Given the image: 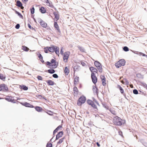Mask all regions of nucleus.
Returning a JSON list of instances; mask_svg holds the SVG:
<instances>
[{
  "label": "nucleus",
  "mask_w": 147,
  "mask_h": 147,
  "mask_svg": "<svg viewBox=\"0 0 147 147\" xmlns=\"http://www.w3.org/2000/svg\"><path fill=\"white\" fill-rule=\"evenodd\" d=\"M113 123L116 125H124L125 123L124 120H122L120 118L116 116L113 119Z\"/></svg>",
  "instance_id": "f257e3e1"
},
{
  "label": "nucleus",
  "mask_w": 147,
  "mask_h": 147,
  "mask_svg": "<svg viewBox=\"0 0 147 147\" xmlns=\"http://www.w3.org/2000/svg\"><path fill=\"white\" fill-rule=\"evenodd\" d=\"M46 63L47 65L52 66L53 68H55L57 66V64H58V62H56V61L53 59H52L51 60V62L48 61H47L46 62Z\"/></svg>",
  "instance_id": "f03ea898"
},
{
  "label": "nucleus",
  "mask_w": 147,
  "mask_h": 147,
  "mask_svg": "<svg viewBox=\"0 0 147 147\" xmlns=\"http://www.w3.org/2000/svg\"><path fill=\"white\" fill-rule=\"evenodd\" d=\"M86 100V97L84 95L82 96L79 98L77 101V104L78 106H81L85 102Z\"/></svg>",
  "instance_id": "7ed1b4c3"
},
{
  "label": "nucleus",
  "mask_w": 147,
  "mask_h": 147,
  "mask_svg": "<svg viewBox=\"0 0 147 147\" xmlns=\"http://www.w3.org/2000/svg\"><path fill=\"white\" fill-rule=\"evenodd\" d=\"M125 61L123 59H121L118 61L115 64V65L116 67L119 68L121 66H123L125 65Z\"/></svg>",
  "instance_id": "20e7f679"
},
{
  "label": "nucleus",
  "mask_w": 147,
  "mask_h": 147,
  "mask_svg": "<svg viewBox=\"0 0 147 147\" xmlns=\"http://www.w3.org/2000/svg\"><path fill=\"white\" fill-rule=\"evenodd\" d=\"M95 65L97 67L99 71L100 72H102V68L101 64L97 61H95L94 62Z\"/></svg>",
  "instance_id": "39448f33"
},
{
  "label": "nucleus",
  "mask_w": 147,
  "mask_h": 147,
  "mask_svg": "<svg viewBox=\"0 0 147 147\" xmlns=\"http://www.w3.org/2000/svg\"><path fill=\"white\" fill-rule=\"evenodd\" d=\"M38 22H39L42 27L43 28H47V24L44 21L40 18H38L37 19Z\"/></svg>",
  "instance_id": "423d86ee"
},
{
  "label": "nucleus",
  "mask_w": 147,
  "mask_h": 147,
  "mask_svg": "<svg viewBox=\"0 0 147 147\" xmlns=\"http://www.w3.org/2000/svg\"><path fill=\"white\" fill-rule=\"evenodd\" d=\"M91 78L93 83L95 85L97 81V78L94 73H92L91 74Z\"/></svg>",
  "instance_id": "0eeeda50"
},
{
  "label": "nucleus",
  "mask_w": 147,
  "mask_h": 147,
  "mask_svg": "<svg viewBox=\"0 0 147 147\" xmlns=\"http://www.w3.org/2000/svg\"><path fill=\"white\" fill-rule=\"evenodd\" d=\"M70 53L69 52H65L63 55V60L65 62H67V59L69 58Z\"/></svg>",
  "instance_id": "6e6552de"
},
{
  "label": "nucleus",
  "mask_w": 147,
  "mask_h": 147,
  "mask_svg": "<svg viewBox=\"0 0 147 147\" xmlns=\"http://www.w3.org/2000/svg\"><path fill=\"white\" fill-rule=\"evenodd\" d=\"M8 90V89L7 87L6 86L5 84H2L0 85V91H7Z\"/></svg>",
  "instance_id": "1a4fd4ad"
},
{
  "label": "nucleus",
  "mask_w": 147,
  "mask_h": 147,
  "mask_svg": "<svg viewBox=\"0 0 147 147\" xmlns=\"http://www.w3.org/2000/svg\"><path fill=\"white\" fill-rule=\"evenodd\" d=\"M100 78L101 79V81L102 82V84L103 86H105L106 85V79L105 77L103 75H101L100 76Z\"/></svg>",
  "instance_id": "9d476101"
},
{
  "label": "nucleus",
  "mask_w": 147,
  "mask_h": 147,
  "mask_svg": "<svg viewBox=\"0 0 147 147\" xmlns=\"http://www.w3.org/2000/svg\"><path fill=\"white\" fill-rule=\"evenodd\" d=\"M63 134V131H61L59 132L56 135L55 140L59 139V138L61 137Z\"/></svg>",
  "instance_id": "9b49d317"
},
{
  "label": "nucleus",
  "mask_w": 147,
  "mask_h": 147,
  "mask_svg": "<svg viewBox=\"0 0 147 147\" xmlns=\"http://www.w3.org/2000/svg\"><path fill=\"white\" fill-rule=\"evenodd\" d=\"M21 104L23 106H25L26 107H30V108H34V106L33 105H31L29 103L25 102L24 103H22Z\"/></svg>",
  "instance_id": "f8f14e48"
},
{
  "label": "nucleus",
  "mask_w": 147,
  "mask_h": 147,
  "mask_svg": "<svg viewBox=\"0 0 147 147\" xmlns=\"http://www.w3.org/2000/svg\"><path fill=\"white\" fill-rule=\"evenodd\" d=\"M10 97H11V96H7L6 98H5V99L8 101L10 102L14 103H15V102L14 101L15 100L14 99H12Z\"/></svg>",
  "instance_id": "ddd939ff"
},
{
  "label": "nucleus",
  "mask_w": 147,
  "mask_h": 147,
  "mask_svg": "<svg viewBox=\"0 0 147 147\" xmlns=\"http://www.w3.org/2000/svg\"><path fill=\"white\" fill-rule=\"evenodd\" d=\"M53 14L55 16V18L56 20V21L58 20L59 18V15L58 14V12H54Z\"/></svg>",
  "instance_id": "4468645a"
},
{
  "label": "nucleus",
  "mask_w": 147,
  "mask_h": 147,
  "mask_svg": "<svg viewBox=\"0 0 147 147\" xmlns=\"http://www.w3.org/2000/svg\"><path fill=\"white\" fill-rule=\"evenodd\" d=\"M16 5L19 7H22L21 9H23L24 7L22 6V3L19 0H18L16 2Z\"/></svg>",
  "instance_id": "2eb2a0df"
},
{
  "label": "nucleus",
  "mask_w": 147,
  "mask_h": 147,
  "mask_svg": "<svg viewBox=\"0 0 147 147\" xmlns=\"http://www.w3.org/2000/svg\"><path fill=\"white\" fill-rule=\"evenodd\" d=\"M89 69L91 72V74L92 73H94V72L97 73L98 70L96 68L92 67H91L89 68Z\"/></svg>",
  "instance_id": "dca6fc26"
},
{
  "label": "nucleus",
  "mask_w": 147,
  "mask_h": 147,
  "mask_svg": "<svg viewBox=\"0 0 147 147\" xmlns=\"http://www.w3.org/2000/svg\"><path fill=\"white\" fill-rule=\"evenodd\" d=\"M95 85V86H93V90L94 93H95L97 95H98V88L97 87L96 85Z\"/></svg>",
  "instance_id": "f3484780"
},
{
  "label": "nucleus",
  "mask_w": 147,
  "mask_h": 147,
  "mask_svg": "<svg viewBox=\"0 0 147 147\" xmlns=\"http://www.w3.org/2000/svg\"><path fill=\"white\" fill-rule=\"evenodd\" d=\"M117 87L120 90L121 93L122 94H123L125 96V98H126V97H125V94L124 93V90H123V88L121 87L120 85H118Z\"/></svg>",
  "instance_id": "a211bd4d"
},
{
  "label": "nucleus",
  "mask_w": 147,
  "mask_h": 147,
  "mask_svg": "<svg viewBox=\"0 0 147 147\" xmlns=\"http://www.w3.org/2000/svg\"><path fill=\"white\" fill-rule=\"evenodd\" d=\"M56 46H52L51 47H48L49 52L53 53L54 52V50L55 49V48Z\"/></svg>",
  "instance_id": "6ab92c4d"
},
{
  "label": "nucleus",
  "mask_w": 147,
  "mask_h": 147,
  "mask_svg": "<svg viewBox=\"0 0 147 147\" xmlns=\"http://www.w3.org/2000/svg\"><path fill=\"white\" fill-rule=\"evenodd\" d=\"M46 82L49 86H53L55 84L54 82L51 80H48Z\"/></svg>",
  "instance_id": "aec40b11"
},
{
  "label": "nucleus",
  "mask_w": 147,
  "mask_h": 147,
  "mask_svg": "<svg viewBox=\"0 0 147 147\" xmlns=\"http://www.w3.org/2000/svg\"><path fill=\"white\" fill-rule=\"evenodd\" d=\"M39 11L42 13L43 14L45 13L46 11L45 9L42 6L40 8Z\"/></svg>",
  "instance_id": "412c9836"
},
{
  "label": "nucleus",
  "mask_w": 147,
  "mask_h": 147,
  "mask_svg": "<svg viewBox=\"0 0 147 147\" xmlns=\"http://www.w3.org/2000/svg\"><path fill=\"white\" fill-rule=\"evenodd\" d=\"M121 83L123 84H125L126 85H128L129 84V83L128 80L126 78H124L122 81Z\"/></svg>",
  "instance_id": "4be33fe9"
},
{
  "label": "nucleus",
  "mask_w": 147,
  "mask_h": 147,
  "mask_svg": "<svg viewBox=\"0 0 147 147\" xmlns=\"http://www.w3.org/2000/svg\"><path fill=\"white\" fill-rule=\"evenodd\" d=\"M62 127V126L61 125H59L53 131V135H54L57 132L58 130L60 129V128H61Z\"/></svg>",
  "instance_id": "5701e85b"
},
{
  "label": "nucleus",
  "mask_w": 147,
  "mask_h": 147,
  "mask_svg": "<svg viewBox=\"0 0 147 147\" xmlns=\"http://www.w3.org/2000/svg\"><path fill=\"white\" fill-rule=\"evenodd\" d=\"M20 89H23L24 90H26L28 89V87L24 85L20 86Z\"/></svg>",
  "instance_id": "b1692460"
},
{
  "label": "nucleus",
  "mask_w": 147,
  "mask_h": 147,
  "mask_svg": "<svg viewBox=\"0 0 147 147\" xmlns=\"http://www.w3.org/2000/svg\"><path fill=\"white\" fill-rule=\"evenodd\" d=\"M77 47L78 48V49L81 52H85V50L84 47H80L79 45L77 46Z\"/></svg>",
  "instance_id": "393cba45"
},
{
  "label": "nucleus",
  "mask_w": 147,
  "mask_h": 147,
  "mask_svg": "<svg viewBox=\"0 0 147 147\" xmlns=\"http://www.w3.org/2000/svg\"><path fill=\"white\" fill-rule=\"evenodd\" d=\"M35 109L36 111L38 112H40L42 110V109L41 107L37 106H36Z\"/></svg>",
  "instance_id": "a878e982"
},
{
  "label": "nucleus",
  "mask_w": 147,
  "mask_h": 147,
  "mask_svg": "<svg viewBox=\"0 0 147 147\" xmlns=\"http://www.w3.org/2000/svg\"><path fill=\"white\" fill-rule=\"evenodd\" d=\"M91 106L93 108L95 111H98V109L97 106L94 104V102H93Z\"/></svg>",
  "instance_id": "bb28decb"
},
{
  "label": "nucleus",
  "mask_w": 147,
  "mask_h": 147,
  "mask_svg": "<svg viewBox=\"0 0 147 147\" xmlns=\"http://www.w3.org/2000/svg\"><path fill=\"white\" fill-rule=\"evenodd\" d=\"M79 82V77L78 76H76L75 79L74 81V84L76 85L77 84V82Z\"/></svg>",
  "instance_id": "cd10ccee"
},
{
  "label": "nucleus",
  "mask_w": 147,
  "mask_h": 147,
  "mask_svg": "<svg viewBox=\"0 0 147 147\" xmlns=\"http://www.w3.org/2000/svg\"><path fill=\"white\" fill-rule=\"evenodd\" d=\"M64 71L65 75H67L68 74L69 70L67 68V66L65 67Z\"/></svg>",
  "instance_id": "c85d7f7f"
},
{
  "label": "nucleus",
  "mask_w": 147,
  "mask_h": 147,
  "mask_svg": "<svg viewBox=\"0 0 147 147\" xmlns=\"http://www.w3.org/2000/svg\"><path fill=\"white\" fill-rule=\"evenodd\" d=\"M55 49L54 50V52H55L56 54L57 55H59V48L58 47H57L56 46L55 47Z\"/></svg>",
  "instance_id": "c756f323"
},
{
  "label": "nucleus",
  "mask_w": 147,
  "mask_h": 147,
  "mask_svg": "<svg viewBox=\"0 0 147 147\" xmlns=\"http://www.w3.org/2000/svg\"><path fill=\"white\" fill-rule=\"evenodd\" d=\"M15 13L16 14H17L20 17V18H23V16L20 13L16 10H15Z\"/></svg>",
  "instance_id": "7c9ffc66"
},
{
  "label": "nucleus",
  "mask_w": 147,
  "mask_h": 147,
  "mask_svg": "<svg viewBox=\"0 0 147 147\" xmlns=\"http://www.w3.org/2000/svg\"><path fill=\"white\" fill-rule=\"evenodd\" d=\"M47 72L50 74H53L55 72V71L54 69H51L48 70Z\"/></svg>",
  "instance_id": "2f4dec72"
},
{
  "label": "nucleus",
  "mask_w": 147,
  "mask_h": 147,
  "mask_svg": "<svg viewBox=\"0 0 147 147\" xmlns=\"http://www.w3.org/2000/svg\"><path fill=\"white\" fill-rule=\"evenodd\" d=\"M0 79L3 81H5V76L3 74L0 73Z\"/></svg>",
  "instance_id": "473e14b6"
},
{
  "label": "nucleus",
  "mask_w": 147,
  "mask_h": 147,
  "mask_svg": "<svg viewBox=\"0 0 147 147\" xmlns=\"http://www.w3.org/2000/svg\"><path fill=\"white\" fill-rule=\"evenodd\" d=\"M86 102L88 105H91L94 102L92 100L90 99H88L86 101Z\"/></svg>",
  "instance_id": "72a5a7b5"
},
{
  "label": "nucleus",
  "mask_w": 147,
  "mask_h": 147,
  "mask_svg": "<svg viewBox=\"0 0 147 147\" xmlns=\"http://www.w3.org/2000/svg\"><path fill=\"white\" fill-rule=\"evenodd\" d=\"M22 49L24 51H28L29 50V49L27 47L24 46H22Z\"/></svg>",
  "instance_id": "f704fd0d"
},
{
  "label": "nucleus",
  "mask_w": 147,
  "mask_h": 147,
  "mask_svg": "<svg viewBox=\"0 0 147 147\" xmlns=\"http://www.w3.org/2000/svg\"><path fill=\"white\" fill-rule=\"evenodd\" d=\"M73 91L74 93H75V92H76V94H78V89L77 87L76 86H74L73 88Z\"/></svg>",
  "instance_id": "c9c22d12"
},
{
  "label": "nucleus",
  "mask_w": 147,
  "mask_h": 147,
  "mask_svg": "<svg viewBox=\"0 0 147 147\" xmlns=\"http://www.w3.org/2000/svg\"><path fill=\"white\" fill-rule=\"evenodd\" d=\"M44 51L45 53H48V52H49L48 47H44Z\"/></svg>",
  "instance_id": "e433bc0d"
},
{
  "label": "nucleus",
  "mask_w": 147,
  "mask_h": 147,
  "mask_svg": "<svg viewBox=\"0 0 147 147\" xmlns=\"http://www.w3.org/2000/svg\"><path fill=\"white\" fill-rule=\"evenodd\" d=\"M92 99L93 100L92 101L96 103L97 105H98L99 106H100V105H99L98 102V101L96 99H95L94 97L92 98Z\"/></svg>",
  "instance_id": "4c0bfd02"
},
{
  "label": "nucleus",
  "mask_w": 147,
  "mask_h": 147,
  "mask_svg": "<svg viewBox=\"0 0 147 147\" xmlns=\"http://www.w3.org/2000/svg\"><path fill=\"white\" fill-rule=\"evenodd\" d=\"M123 49L125 51L127 52L129 51V48L127 46H124L123 47Z\"/></svg>",
  "instance_id": "58836bf2"
},
{
  "label": "nucleus",
  "mask_w": 147,
  "mask_h": 147,
  "mask_svg": "<svg viewBox=\"0 0 147 147\" xmlns=\"http://www.w3.org/2000/svg\"><path fill=\"white\" fill-rule=\"evenodd\" d=\"M55 30L56 31L57 33L59 35H60L61 34V32L59 28H55Z\"/></svg>",
  "instance_id": "ea45409f"
},
{
  "label": "nucleus",
  "mask_w": 147,
  "mask_h": 147,
  "mask_svg": "<svg viewBox=\"0 0 147 147\" xmlns=\"http://www.w3.org/2000/svg\"><path fill=\"white\" fill-rule=\"evenodd\" d=\"M64 139V138H63L60 139L58 142H57V144H61L63 142Z\"/></svg>",
  "instance_id": "a19ab883"
},
{
  "label": "nucleus",
  "mask_w": 147,
  "mask_h": 147,
  "mask_svg": "<svg viewBox=\"0 0 147 147\" xmlns=\"http://www.w3.org/2000/svg\"><path fill=\"white\" fill-rule=\"evenodd\" d=\"M102 105H103V106L107 110H109V107H108L107 105L105 104L104 103H102Z\"/></svg>",
  "instance_id": "79ce46f5"
},
{
  "label": "nucleus",
  "mask_w": 147,
  "mask_h": 147,
  "mask_svg": "<svg viewBox=\"0 0 147 147\" xmlns=\"http://www.w3.org/2000/svg\"><path fill=\"white\" fill-rule=\"evenodd\" d=\"M31 13V14H33L34 13L35 9L34 7H33L32 8L30 9Z\"/></svg>",
  "instance_id": "37998d69"
},
{
  "label": "nucleus",
  "mask_w": 147,
  "mask_h": 147,
  "mask_svg": "<svg viewBox=\"0 0 147 147\" xmlns=\"http://www.w3.org/2000/svg\"><path fill=\"white\" fill-rule=\"evenodd\" d=\"M133 93L134 94H138V90L136 89L133 90Z\"/></svg>",
  "instance_id": "c03bdc74"
},
{
  "label": "nucleus",
  "mask_w": 147,
  "mask_h": 147,
  "mask_svg": "<svg viewBox=\"0 0 147 147\" xmlns=\"http://www.w3.org/2000/svg\"><path fill=\"white\" fill-rule=\"evenodd\" d=\"M47 5L51 7L52 8H53L54 7V6L52 4V3L51 1H50L48 4H47Z\"/></svg>",
  "instance_id": "a18cd8bd"
},
{
  "label": "nucleus",
  "mask_w": 147,
  "mask_h": 147,
  "mask_svg": "<svg viewBox=\"0 0 147 147\" xmlns=\"http://www.w3.org/2000/svg\"><path fill=\"white\" fill-rule=\"evenodd\" d=\"M37 55L38 58L39 59H43V57L42 55L40 53L38 54Z\"/></svg>",
  "instance_id": "49530a36"
},
{
  "label": "nucleus",
  "mask_w": 147,
  "mask_h": 147,
  "mask_svg": "<svg viewBox=\"0 0 147 147\" xmlns=\"http://www.w3.org/2000/svg\"><path fill=\"white\" fill-rule=\"evenodd\" d=\"M46 147H53V144L51 143H48L46 145Z\"/></svg>",
  "instance_id": "de8ad7c7"
},
{
  "label": "nucleus",
  "mask_w": 147,
  "mask_h": 147,
  "mask_svg": "<svg viewBox=\"0 0 147 147\" xmlns=\"http://www.w3.org/2000/svg\"><path fill=\"white\" fill-rule=\"evenodd\" d=\"M54 26L55 28H59V26L57 24V22H55L54 24Z\"/></svg>",
  "instance_id": "09e8293b"
},
{
  "label": "nucleus",
  "mask_w": 147,
  "mask_h": 147,
  "mask_svg": "<svg viewBox=\"0 0 147 147\" xmlns=\"http://www.w3.org/2000/svg\"><path fill=\"white\" fill-rule=\"evenodd\" d=\"M37 78L39 80H42V77L40 76H38L37 77Z\"/></svg>",
  "instance_id": "8fccbe9b"
},
{
  "label": "nucleus",
  "mask_w": 147,
  "mask_h": 147,
  "mask_svg": "<svg viewBox=\"0 0 147 147\" xmlns=\"http://www.w3.org/2000/svg\"><path fill=\"white\" fill-rule=\"evenodd\" d=\"M53 77L56 78H57L58 77V76L56 74H54L52 75Z\"/></svg>",
  "instance_id": "3c124183"
},
{
  "label": "nucleus",
  "mask_w": 147,
  "mask_h": 147,
  "mask_svg": "<svg viewBox=\"0 0 147 147\" xmlns=\"http://www.w3.org/2000/svg\"><path fill=\"white\" fill-rule=\"evenodd\" d=\"M60 53L62 55H63V47H61Z\"/></svg>",
  "instance_id": "603ef678"
},
{
  "label": "nucleus",
  "mask_w": 147,
  "mask_h": 147,
  "mask_svg": "<svg viewBox=\"0 0 147 147\" xmlns=\"http://www.w3.org/2000/svg\"><path fill=\"white\" fill-rule=\"evenodd\" d=\"M118 133H119V134L121 136L123 137V134H122V131H121L119 130L118 131Z\"/></svg>",
  "instance_id": "864d4df0"
},
{
  "label": "nucleus",
  "mask_w": 147,
  "mask_h": 147,
  "mask_svg": "<svg viewBox=\"0 0 147 147\" xmlns=\"http://www.w3.org/2000/svg\"><path fill=\"white\" fill-rule=\"evenodd\" d=\"M139 94H142V95H145L146 93V92H141V91H140V93H139Z\"/></svg>",
  "instance_id": "5fc2aeb1"
},
{
  "label": "nucleus",
  "mask_w": 147,
  "mask_h": 147,
  "mask_svg": "<svg viewBox=\"0 0 147 147\" xmlns=\"http://www.w3.org/2000/svg\"><path fill=\"white\" fill-rule=\"evenodd\" d=\"M47 113L50 115H51L52 113L51 111H48L47 112Z\"/></svg>",
  "instance_id": "6e6d98bb"
},
{
  "label": "nucleus",
  "mask_w": 147,
  "mask_h": 147,
  "mask_svg": "<svg viewBox=\"0 0 147 147\" xmlns=\"http://www.w3.org/2000/svg\"><path fill=\"white\" fill-rule=\"evenodd\" d=\"M20 25L19 24H17L15 26V28H20Z\"/></svg>",
  "instance_id": "4d7b16f0"
},
{
  "label": "nucleus",
  "mask_w": 147,
  "mask_h": 147,
  "mask_svg": "<svg viewBox=\"0 0 147 147\" xmlns=\"http://www.w3.org/2000/svg\"><path fill=\"white\" fill-rule=\"evenodd\" d=\"M81 64L83 66H85L86 65V64L83 62H81Z\"/></svg>",
  "instance_id": "13d9d810"
},
{
  "label": "nucleus",
  "mask_w": 147,
  "mask_h": 147,
  "mask_svg": "<svg viewBox=\"0 0 147 147\" xmlns=\"http://www.w3.org/2000/svg\"><path fill=\"white\" fill-rule=\"evenodd\" d=\"M140 55H142L144 56H147V55L142 53H140Z\"/></svg>",
  "instance_id": "bf43d9fd"
},
{
  "label": "nucleus",
  "mask_w": 147,
  "mask_h": 147,
  "mask_svg": "<svg viewBox=\"0 0 147 147\" xmlns=\"http://www.w3.org/2000/svg\"><path fill=\"white\" fill-rule=\"evenodd\" d=\"M96 144L97 145V146H98V147H100V144L98 142H96Z\"/></svg>",
  "instance_id": "052dcab7"
},
{
  "label": "nucleus",
  "mask_w": 147,
  "mask_h": 147,
  "mask_svg": "<svg viewBox=\"0 0 147 147\" xmlns=\"http://www.w3.org/2000/svg\"><path fill=\"white\" fill-rule=\"evenodd\" d=\"M46 1H45V2L47 3V4H48L50 2V1H49V0H45Z\"/></svg>",
  "instance_id": "680f3d73"
},
{
  "label": "nucleus",
  "mask_w": 147,
  "mask_h": 147,
  "mask_svg": "<svg viewBox=\"0 0 147 147\" xmlns=\"http://www.w3.org/2000/svg\"><path fill=\"white\" fill-rule=\"evenodd\" d=\"M22 1L24 3H25L27 2L28 0H22Z\"/></svg>",
  "instance_id": "e2e57ef3"
},
{
  "label": "nucleus",
  "mask_w": 147,
  "mask_h": 147,
  "mask_svg": "<svg viewBox=\"0 0 147 147\" xmlns=\"http://www.w3.org/2000/svg\"><path fill=\"white\" fill-rule=\"evenodd\" d=\"M40 60L42 63H44V61L43 60V59H40Z\"/></svg>",
  "instance_id": "0e129e2a"
},
{
  "label": "nucleus",
  "mask_w": 147,
  "mask_h": 147,
  "mask_svg": "<svg viewBox=\"0 0 147 147\" xmlns=\"http://www.w3.org/2000/svg\"><path fill=\"white\" fill-rule=\"evenodd\" d=\"M28 28H32L30 24H28Z\"/></svg>",
  "instance_id": "69168bd1"
},
{
  "label": "nucleus",
  "mask_w": 147,
  "mask_h": 147,
  "mask_svg": "<svg viewBox=\"0 0 147 147\" xmlns=\"http://www.w3.org/2000/svg\"><path fill=\"white\" fill-rule=\"evenodd\" d=\"M38 96L39 97H40V98H42V96L41 95H38Z\"/></svg>",
  "instance_id": "338daca9"
},
{
  "label": "nucleus",
  "mask_w": 147,
  "mask_h": 147,
  "mask_svg": "<svg viewBox=\"0 0 147 147\" xmlns=\"http://www.w3.org/2000/svg\"><path fill=\"white\" fill-rule=\"evenodd\" d=\"M140 75V74H137L136 75V76L137 77H138V76L139 75Z\"/></svg>",
  "instance_id": "774afa93"
}]
</instances>
